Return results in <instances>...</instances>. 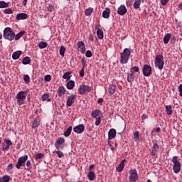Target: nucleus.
Wrapping results in <instances>:
<instances>
[{
    "label": "nucleus",
    "instance_id": "f257e3e1",
    "mask_svg": "<svg viewBox=\"0 0 182 182\" xmlns=\"http://www.w3.org/2000/svg\"><path fill=\"white\" fill-rule=\"evenodd\" d=\"M130 55H132V48H124L123 52L120 53V63L122 65L127 63L130 59Z\"/></svg>",
    "mask_w": 182,
    "mask_h": 182
},
{
    "label": "nucleus",
    "instance_id": "f03ea898",
    "mask_svg": "<svg viewBox=\"0 0 182 182\" xmlns=\"http://www.w3.org/2000/svg\"><path fill=\"white\" fill-rule=\"evenodd\" d=\"M3 36L7 41H14L15 39V32L10 27H6L4 30Z\"/></svg>",
    "mask_w": 182,
    "mask_h": 182
},
{
    "label": "nucleus",
    "instance_id": "7ed1b4c3",
    "mask_svg": "<svg viewBox=\"0 0 182 182\" xmlns=\"http://www.w3.org/2000/svg\"><path fill=\"white\" fill-rule=\"evenodd\" d=\"M154 65L161 70L164 68V57L161 54H159L155 58Z\"/></svg>",
    "mask_w": 182,
    "mask_h": 182
},
{
    "label": "nucleus",
    "instance_id": "20e7f679",
    "mask_svg": "<svg viewBox=\"0 0 182 182\" xmlns=\"http://www.w3.org/2000/svg\"><path fill=\"white\" fill-rule=\"evenodd\" d=\"M26 96H28V93H26L25 91H21L16 95L17 105L18 106H22V105L25 103V100H26Z\"/></svg>",
    "mask_w": 182,
    "mask_h": 182
},
{
    "label": "nucleus",
    "instance_id": "39448f33",
    "mask_svg": "<svg viewBox=\"0 0 182 182\" xmlns=\"http://www.w3.org/2000/svg\"><path fill=\"white\" fill-rule=\"evenodd\" d=\"M172 163L173 164V170L176 174L181 171V164L178 161V156H175L172 158Z\"/></svg>",
    "mask_w": 182,
    "mask_h": 182
},
{
    "label": "nucleus",
    "instance_id": "423d86ee",
    "mask_svg": "<svg viewBox=\"0 0 182 182\" xmlns=\"http://www.w3.org/2000/svg\"><path fill=\"white\" fill-rule=\"evenodd\" d=\"M26 161H28V155L19 157L16 164V168L19 170L21 167H25V163H26Z\"/></svg>",
    "mask_w": 182,
    "mask_h": 182
},
{
    "label": "nucleus",
    "instance_id": "0eeeda50",
    "mask_svg": "<svg viewBox=\"0 0 182 182\" xmlns=\"http://www.w3.org/2000/svg\"><path fill=\"white\" fill-rule=\"evenodd\" d=\"M129 181L130 182H136L139 180V175L137 174V170L136 169H131L129 171Z\"/></svg>",
    "mask_w": 182,
    "mask_h": 182
},
{
    "label": "nucleus",
    "instance_id": "6e6552de",
    "mask_svg": "<svg viewBox=\"0 0 182 182\" xmlns=\"http://www.w3.org/2000/svg\"><path fill=\"white\" fill-rule=\"evenodd\" d=\"M89 92H92V87L86 85H82L80 87L78 93L79 95H86V93H89Z\"/></svg>",
    "mask_w": 182,
    "mask_h": 182
},
{
    "label": "nucleus",
    "instance_id": "1a4fd4ad",
    "mask_svg": "<svg viewBox=\"0 0 182 182\" xmlns=\"http://www.w3.org/2000/svg\"><path fill=\"white\" fill-rule=\"evenodd\" d=\"M65 146V139L59 138L56 140L55 147L57 150H62Z\"/></svg>",
    "mask_w": 182,
    "mask_h": 182
},
{
    "label": "nucleus",
    "instance_id": "9d476101",
    "mask_svg": "<svg viewBox=\"0 0 182 182\" xmlns=\"http://www.w3.org/2000/svg\"><path fill=\"white\" fill-rule=\"evenodd\" d=\"M143 75L144 76H150L151 75V66L145 64L143 67Z\"/></svg>",
    "mask_w": 182,
    "mask_h": 182
},
{
    "label": "nucleus",
    "instance_id": "9b49d317",
    "mask_svg": "<svg viewBox=\"0 0 182 182\" xmlns=\"http://www.w3.org/2000/svg\"><path fill=\"white\" fill-rule=\"evenodd\" d=\"M73 130L75 133H77V134H82V133L85 132V125L83 124L77 125L73 128Z\"/></svg>",
    "mask_w": 182,
    "mask_h": 182
},
{
    "label": "nucleus",
    "instance_id": "f8f14e48",
    "mask_svg": "<svg viewBox=\"0 0 182 182\" xmlns=\"http://www.w3.org/2000/svg\"><path fill=\"white\" fill-rule=\"evenodd\" d=\"M4 142L6 145L2 146V151H8L9 150V146H12V141H11V139H4Z\"/></svg>",
    "mask_w": 182,
    "mask_h": 182
},
{
    "label": "nucleus",
    "instance_id": "ddd939ff",
    "mask_svg": "<svg viewBox=\"0 0 182 182\" xmlns=\"http://www.w3.org/2000/svg\"><path fill=\"white\" fill-rule=\"evenodd\" d=\"M118 15H126L127 14V9H126V6L121 5L117 10Z\"/></svg>",
    "mask_w": 182,
    "mask_h": 182
},
{
    "label": "nucleus",
    "instance_id": "4468645a",
    "mask_svg": "<svg viewBox=\"0 0 182 182\" xmlns=\"http://www.w3.org/2000/svg\"><path fill=\"white\" fill-rule=\"evenodd\" d=\"M157 151H159V144L155 143L152 146V151H151L150 154L151 157H154L157 154Z\"/></svg>",
    "mask_w": 182,
    "mask_h": 182
},
{
    "label": "nucleus",
    "instance_id": "2eb2a0df",
    "mask_svg": "<svg viewBox=\"0 0 182 182\" xmlns=\"http://www.w3.org/2000/svg\"><path fill=\"white\" fill-rule=\"evenodd\" d=\"M73 103H75V95L72 94L68 97L66 105L68 107H70Z\"/></svg>",
    "mask_w": 182,
    "mask_h": 182
},
{
    "label": "nucleus",
    "instance_id": "dca6fc26",
    "mask_svg": "<svg viewBox=\"0 0 182 182\" xmlns=\"http://www.w3.org/2000/svg\"><path fill=\"white\" fill-rule=\"evenodd\" d=\"M78 48H80V51L81 53H85L86 52V47L85 46V42L83 41H78L77 43Z\"/></svg>",
    "mask_w": 182,
    "mask_h": 182
},
{
    "label": "nucleus",
    "instance_id": "f3484780",
    "mask_svg": "<svg viewBox=\"0 0 182 182\" xmlns=\"http://www.w3.org/2000/svg\"><path fill=\"white\" fill-rule=\"evenodd\" d=\"M58 97H62V96H65V93H66V90H65L64 86H60L57 91Z\"/></svg>",
    "mask_w": 182,
    "mask_h": 182
},
{
    "label": "nucleus",
    "instance_id": "a211bd4d",
    "mask_svg": "<svg viewBox=\"0 0 182 182\" xmlns=\"http://www.w3.org/2000/svg\"><path fill=\"white\" fill-rule=\"evenodd\" d=\"M116 129L113 128L109 129L108 132V140H113L116 137Z\"/></svg>",
    "mask_w": 182,
    "mask_h": 182
},
{
    "label": "nucleus",
    "instance_id": "6ab92c4d",
    "mask_svg": "<svg viewBox=\"0 0 182 182\" xmlns=\"http://www.w3.org/2000/svg\"><path fill=\"white\" fill-rule=\"evenodd\" d=\"M41 124V122H39V119L36 118L33 122H32V125L31 127L32 129H33L34 130H38V127H39Z\"/></svg>",
    "mask_w": 182,
    "mask_h": 182
},
{
    "label": "nucleus",
    "instance_id": "aec40b11",
    "mask_svg": "<svg viewBox=\"0 0 182 182\" xmlns=\"http://www.w3.org/2000/svg\"><path fill=\"white\" fill-rule=\"evenodd\" d=\"M28 18V14L25 13H20L16 15V21H22L23 19H26Z\"/></svg>",
    "mask_w": 182,
    "mask_h": 182
},
{
    "label": "nucleus",
    "instance_id": "412c9836",
    "mask_svg": "<svg viewBox=\"0 0 182 182\" xmlns=\"http://www.w3.org/2000/svg\"><path fill=\"white\" fill-rule=\"evenodd\" d=\"M87 178L90 181H93L96 178V173L93 171H90L87 173Z\"/></svg>",
    "mask_w": 182,
    "mask_h": 182
},
{
    "label": "nucleus",
    "instance_id": "4be33fe9",
    "mask_svg": "<svg viewBox=\"0 0 182 182\" xmlns=\"http://www.w3.org/2000/svg\"><path fill=\"white\" fill-rule=\"evenodd\" d=\"M143 3H144V0H134V8L135 9H139L140 8V5Z\"/></svg>",
    "mask_w": 182,
    "mask_h": 182
},
{
    "label": "nucleus",
    "instance_id": "5701e85b",
    "mask_svg": "<svg viewBox=\"0 0 182 182\" xmlns=\"http://www.w3.org/2000/svg\"><path fill=\"white\" fill-rule=\"evenodd\" d=\"M21 55H22V51L21 50H17L14 52L12 55V58L14 60H16V59H19L21 58Z\"/></svg>",
    "mask_w": 182,
    "mask_h": 182
},
{
    "label": "nucleus",
    "instance_id": "b1692460",
    "mask_svg": "<svg viewBox=\"0 0 182 182\" xmlns=\"http://www.w3.org/2000/svg\"><path fill=\"white\" fill-rule=\"evenodd\" d=\"M108 92H109V96H112V95H114V92H116V85H110L108 89Z\"/></svg>",
    "mask_w": 182,
    "mask_h": 182
},
{
    "label": "nucleus",
    "instance_id": "393cba45",
    "mask_svg": "<svg viewBox=\"0 0 182 182\" xmlns=\"http://www.w3.org/2000/svg\"><path fill=\"white\" fill-rule=\"evenodd\" d=\"M25 35V31H21L18 33L15 36L14 33V39L15 41H19Z\"/></svg>",
    "mask_w": 182,
    "mask_h": 182
},
{
    "label": "nucleus",
    "instance_id": "a878e982",
    "mask_svg": "<svg viewBox=\"0 0 182 182\" xmlns=\"http://www.w3.org/2000/svg\"><path fill=\"white\" fill-rule=\"evenodd\" d=\"M50 97V96L49 95V94L48 93H45L42 95V97H41V100L42 102H51L52 101V99L49 98Z\"/></svg>",
    "mask_w": 182,
    "mask_h": 182
},
{
    "label": "nucleus",
    "instance_id": "bb28decb",
    "mask_svg": "<svg viewBox=\"0 0 182 182\" xmlns=\"http://www.w3.org/2000/svg\"><path fill=\"white\" fill-rule=\"evenodd\" d=\"M66 87L67 89H68V90H72V89L75 87V81L73 80L68 81L66 84Z\"/></svg>",
    "mask_w": 182,
    "mask_h": 182
},
{
    "label": "nucleus",
    "instance_id": "cd10ccee",
    "mask_svg": "<svg viewBox=\"0 0 182 182\" xmlns=\"http://www.w3.org/2000/svg\"><path fill=\"white\" fill-rule=\"evenodd\" d=\"M102 17L105 18L110 17V9L107 8L105 11H103Z\"/></svg>",
    "mask_w": 182,
    "mask_h": 182
},
{
    "label": "nucleus",
    "instance_id": "c85d7f7f",
    "mask_svg": "<svg viewBox=\"0 0 182 182\" xmlns=\"http://www.w3.org/2000/svg\"><path fill=\"white\" fill-rule=\"evenodd\" d=\"M101 113L100 109H96L95 111H92L91 116L93 119H96Z\"/></svg>",
    "mask_w": 182,
    "mask_h": 182
},
{
    "label": "nucleus",
    "instance_id": "c756f323",
    "mask_svg": "<svg viewBox=\"0 0 182 182\" xmlns=\"http://www.w3.org/2000/svg\"><path fill=\"white\" fill-rule=\"evenodd\" d=\"M165 109H166V114H168V116L173 114V107H171V105H166L165 107Z\"/></svg>",
    "mask_w": 182,
    "mask_h": 182
},
{
    "label": "nucleus",
    "instance_id": "7c9ffc66",
    "mask_svg": "<svg viewBox=\"0 0 182 182\" xmlns=\"http://www.w3.org/2000/svg\"><path fill=\"white\" fill-rule=\"evenodd\" d=\"M136 77V75L133 73H129L127 75V81L129 82H133L134 80V78Z\"/></svg>",
    "mask_w": 182,
    "mask_h": 182
},
{
    "label": "nucleus",
    "instance_id": "2f4dec72",
    "mask_svg": "<svg viewBox=\"0 0 182 182\" xmlns=\"http://www.w3.org/2000/svg\"><path fill=\"white\" fill-rule=\"evenodd\" d=\"M93 8L90 7L87 9L85 10V14L86 16H90V15H92V14H93Z\"/></svg>",
    "mask_w": 182,
    "mask_h": 182
},
{
    "label": "nucleus",
    "instance_id": "473e14b6",
    "mask_svg": "<svg viewBox=\"0 0 182 182\" xmlns=\"http://www.w3.org/2000/svg\"><path fill=\"white\" fill-rule=\"evenodd\" d=\"M11 181V176L6 175L0 178V182H9Z\"/></svg>",
    "mask_w": 182,
    "mask_h": 182
},
{
    "label": "nucleus",
    "instance_id": "72a5a7b5",
    "mask_svg": "<svg viewBox=\"0 0 182 182\" xmlns=\"http://www.w3.org/2000/svg\"><path fill=\"white\" fill-rule=\"evenodd\" d=\"M124 168V164H123V162H121L117 167V171H118V173H122Z\"/></svg>",
    "mask_w": 182,
    "mask_h": 182
},
{
    "label": "nucleus",
    "instance_id": "f704fd0d",
    "mask_svg": "<svg viewBox=\"0 0 182 182\" xmlns=\"http://www.w3.org/2000/svg\"><path fill=\"white\" fill-rule=\"evenodd\" d=\"M23 65H29L31 63V58L26 56L23 58L22 60Z\"/></svg>",
    "mask_w": 182,
    "mask_h": 182
},
{
    "label": "nucleus",
    "instance_id": "c9c22d12",
    "mask_svg": "<svg viewBox=\"0 0 182 182\" xmlns=\"http://www.w3.org/2000/svg\"><path fill=\"white\" fill-rule=\"evenodd\" d=\"M48 47V43L45 42V41H41L38 43V48H40V49H45V48Z\"/></svg>",
    "mask_w": 182,
    "mask_h": 182
},
{
    "label": "nucleus",
    "instance_id": "e433bc0d",
    "mask_svg": "<svg viewBox=\"0 0 182 182\" xmlns=\"http://www.w3.org/2000/svg\"><path fill=\"white\" fill-rule=\"evenodd\" d=\"M72 126H70L67 130L64 132V136L65 137H69L70 136V133H72Z\"/></svg>",
    "mask_w": 182,
    "mask_h": 182
},
{
    "label": "nucleus",
    "instance_id": "4c0bfd02",
    "mask_svg": "<svg viewBox=\"0 0 182 182\" xmlns=\"http://www.w3.org/2000/svg\"><path fill=\"white\" fill-rule=\"evenodd\" d=\"M97 36L98 39H103L104 38L103 31L101 29H98L97 31Z\"/></svg>",
    "mask_w": 182,
    "mask_h": 182
},
{
    "label": "nucleus",
    "instance_id": "58836bf2",
    "mask_svg": "<svg viewBox=\"0 0 182 182\" xmlns=\"http://www.w3.org/2000/svg\"><path fill=\"white\" fill-rule=\"evenodd\" d=\"M65 52H66V48L64 46H61L60 48V55L63 58L65 56Z\"/></svg>",
    "mask_w": 182,
    "mask_h": 182
},
{
    "label": "nucleus",
    "instance_id": "ea45409f",
    "mask_svg": "<svg viewBox=\"0 0 182 182\" xmlns=\"http://www.w3.org/2000/svg\"><path fill=\"white\" fill-rule=\"evenodd\" d=\"M170 38L171 35L170 33H167L164 37V43L167 44L170 41Z\"/></svg>",
    "mask_w": 182,
    "mask_h": 182
},
{
    "label": "nucleus",
    "instance_id": "a19ab883",
    "mask_svg": "<svg viewBox=\"0 0 182 182\" xmlns=\"http://www.w3.org/2000/svg\"><path fill=\"white\" fill-rule=\"evenodd\" d=\"M26 166L27 167L28 171H31V170H32V166H31V160H28V161H26Z\"/></svg>",
    "mask_w": 182,
    "mask_h": 182
},
{
    "label": "nucleus",
    "instance_id": "79ce46f5",
    "mask_svg": "<svg viewBox=\"0 0 182 182\" xmlns=\"http://www.w3.org/2000/svg\"><path fill=\"white\" fill-rule=\"evenodd\" d=\"M63 77L64 79L68 80H70V77H71L70 73L66 72V73L63 75Z\"/></svg>",
    "mask_w": 182,
    "mask_h": 182
},
{
    "label": "nucleus",
    "instance_id": "37998d69",
    "mask_svg": "<svg viewBox=\"0 0 182 182\" xmlns=\"http://www.w3.org/2000/svg\"><path fill=\"white\" fill-rule=\"evenodd\" d=\"M139 70H140V69L139 68V67H137V66H134V67H132V68H131L130 72H131V73H134V74L135 72H139Z\"/></svg>",
    "mask_w": 182,
    "mask_h": 182
},
{
    "label": "nucleus",
    "instance_id": "c03bdc74",
    "mask_svg": "<svg viewBox=\"0 0 182 182\" xmlns=\"http://www.w3.org/2000/svg\"><path fill=\"white\" fill-rule=\"evenodd\" d=\"M9 4L5 1H0V8H8Z\"/></svg>",
    "mask_w": 182,
    "mask_h": 182
},
{
    "label": "nucleus",
    "instance_id": "a18cd8bd",
    "mask_svg": "<svg viewBox=\"0 0 182 182\" xmlns=\"http://www.w3.org/2000/svg\"><path fill=\"white\" fill-rule=\"evenodd\" d=\"M23 80H24L25 83H28L31 82V77H29V75H26L23 77Z\"/></svg>",
    "mask_w": 182,
    "mask_h": 182
},
{
    "label": "nucleus",
    "instance_id": "49530a36",
    "mask_svg": "<svg viewBox=\"0 0 182 182\" xmlns=\"http://www.w3.org/2000/svg\"><path fill=\"white\" fill-rule=\"evenodd\" d=\"M102 118L100 117L96 118L95 126H100V123H102Z\"/></svg>",
    "mask_w": 182,
    "mask_h": 182
},
{
    "label": "nucleus",
    "instance_id": "de8ad7c7",
    "mask_svg": "<svg viewBox=\"0 0 182 182\" xmlns=\"http://www.w3.org/2000/svg\"><path fill=\"white\" fill-rule=\"evenodd\" d=\"M139 137H140V134H139V131H136L134 134V139L135 140H139Z\"/></svg>",
    "mask_w": 182,
    "mask_h": 182
},
{
    "label": "nucleus",
    "instance_id": "09e8293b",
    "mask_svg": "<svg viewBox=\"0 0 182 182\" xmlns=\"http://www.w3.org/2000/svg\"><path fill=\"white\" fill-rule=\"evenodd\" d=\"M51 79H52V77L50 76V75H47L45 76L44 80L46 82H50Z\"/></svg>",
    "mask_w": 182,
    "mask_h": 182
},
{
    "label": "nucleus",
    "instance_id": "8fccbe9b",
    "mask_svg": "<svg viewBox=\"0 0 182 182\" xmlns=\"http://www.w3.org/2000/svg\"><path fill=\"white\" fill-rule=\"evenodd\" d=\"M43 156H44L43 154H42V153H38V154H36V159H43Z\"/></svg>",
    "mask_w": 182,
    "mask_h": 182
},
{
    "label": "nucleus",
    "instance_id": "3c124183",
    "mask_svg": "<svg viewBox=\"0 0 182 182\" xmlns=\"http://www.w3.org/2000/svg\"><path fill=\"white\" fill-rule=\"evenodd\" d=\"M81 63H82V68H86V58L85 57L81 59Z\"/></svg>",
    "mask_w": 182,
    "mask_h": 182
},
{
    "label": "nucleus",
    "instance_id": "603ef678",
    "mask_svg": "<svg viewBox=\"0 0 182 182\" xmlns=\"http://www.w3.org/2000/svg\"><path fill=\"white\" fill-rule=\"evenodd\" d=\"M56 154H58V157H59V159L63 157V152H62V151H57Z\"/></svg>",
    "mask_w": 182,
    "mask_h": 182
},
{
    "label": "nucleus",
    "instance_id": "864d4df0",
    "mask_svg": "<svg viewBox=\"0 0 182 182\" xmlns=\"http://www.w3.org/2000/svg\"><path fill=\"white\" fill-rule=\"evenodd\" d=\"M85 56L87 58H92V51L90 50H87L86 53H85Z\"/></svg>",
    "mask_w": 182,
    "mask_h": 182
},
{
    "label": "nucleus",
    "instance_id": "5fc2aeb1",
    "mask_svg": "<svg viewBox=\"0 0 182 182\" xmlns=\"http://www.w3.org/2000/svg\"><path fill=\"white\" fill-rule=\"evenodd\" d=\"M80 76L81 77H83V76H85V68H82V69L80 70Z\"/></svg>",
    "mask_w": 182,
    "mask_h": 182
},
{
    "label": "nucleus",
    "instance_id": "6e6d98bb",
    "mask_svg": "<svg viewBox=\"0 0 182 182\" xmlns=\"http://www.w3.org/2000/svg\"><path fill=\"white\" fill-rule=\"evenodd\" d=\"M5 14H12V9H6L4 10Z\"/></svg>",
    "mask_w": 182,
    "mask_h": 182
},
{
    "label": "nucleus",
    "instance_id": "4d7b16f0",
    "mask_svg": "<svg viewBox=\"0 0 182 182\" xmlns=\"http://www.w3.org/2000/svg\"><path fill=\"white\" fill-rule=\"evenodd\" d=\"M47 10L49 12H52L53 11V6L52 5H48V7H47Z\"/></svg>",
    "mask_w": 182,
    "mask_h": 182
},
{
    "label": "nucleus",
    "instance_id": "13d9d810",
    "mask_svg": "<svg viewBox=\"0 0 182 182\" xmlns=\"http://www.w3.org/2000/svg\"><path fill=\"white\" fill-rule=\"evenodd\" d=\"M14 168V165L12 164H9L7 166V171H10Z\"/></svg>",
    "mask_w": 182,
    "mask_h": 182
},
{
    "label": "nucleus",
    "instance_id": "bf43d9fd",
    "mask_svg": "<svg viewBox=\"0 0 182 182\" xmlns=\"http://www.w3.org/2000/svg\"><path fill=\"white\" fill-rule=\"evenodd\" d=\"M133 5V1L132 0H128L127 1V6H132Z\"/></svg>",
    "mask_w": 182,
    "mask_h": 182
},
{
    "label": "nucleus",
    "instance_id": "052dcab7",
    "mask_svg": "<svg viewBox=\"0 0 182 182\" xmlns=\"http://www.w3.org/2000/svg\"><path fill=\"white\" fill-rule=\"evenodd\" d=\"M167 2H168V0H161V4L164 6V5H167Z\"/></svg>",
    "mask_w": 182,
    "mask_h": 182
},
{
    "label": "nucleus",
    "instance_id": "680f3d73",
    "mask_svg": "<svg viewBox=\"0 0 182 182\" xmlns=\"http://www.w3.org/2000/svg\"><path fill=\"white\" fill-rule=\"evenodd\" d=\"M178 92H179V95H180V96H182V84H181L180 85H179V87H178Z\"/></svg>",
    "mask_w": 182,
    "mask_h": 182
},
{
    "label": "nucleus",
    "instance_id": "e2e57ef3",
    "mask_svg": "<svg viewBox=\"0 0 182 182\" xmlns=\"http://www.w3.org/2000/svg\"><path fill=\"white\" fill-rule=\"evenodd\" d=\"M147 117H148V116L144 114L141 117V120H146V119H147Z\"/></svg>",
    "mask_w": 182,
    "mask_h": 182
},
{
    "label": "nucleus",
    "instance_id": "0e129e2a",
    "mask_svg": "<svg viewBox=\"0 0 182 182\" xmlns=\"http://www.w3.org/2000/svg\"><path fill=\"white\" fill-rule=\"evenodd\" d=\"M92 168H95V165L91 164V165L89 166V171H92Z\"/></svg>",
    "mask_w": 182,
    "mask_h": 182
},
{
    "label": "nucleus",
    "instance_id": "69168bd1",
    "mask_svg": "<svg viewBox=\"0 0 182 182\" xmlns=\"http://www.w3.org/2000/svg\"><path fill=\"white\" fill-rule=\"evenodd\" d=\"M97 102L99 104L103 103V98H99Z\"/></svg>",
    "mask_w": 182,
    "mask_h": 182
},
{
    "label": "nucleus",
    "instance_id": "338daca9",
    "mask_svg": "<svg viewBox=\"0 0 182 182\" xmlns=\"http://www.w3.org/2000/svg\"><path fill=\"white\" fill-rule=\"evenodd\" d=\"M160 132H161V129H160V127H157V128L156 129V133H160Z\"/></svg>",
    "mask_w": 182,
    "mask_h": 182
},
{
    "label": "nucleus",
    "instance_id": "774afa93",
    "mask_svg": "<svg viewBox=\"0 0 182 182\" xmlns=\"http://www.w3.org/2000/svg\"><path fill=\"white\" fill-rule=\"evenodd\" d=\"M89 39H90V41H94L93 36H92V34L90 35Z\"/></svg>",
    "mask_w": 182,
    "mask_h": 182
}]
</instances>
